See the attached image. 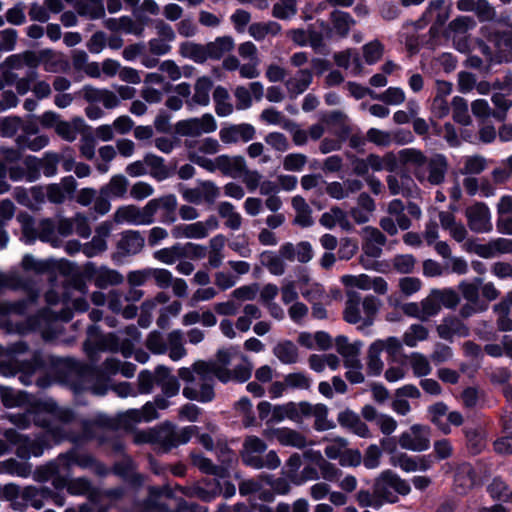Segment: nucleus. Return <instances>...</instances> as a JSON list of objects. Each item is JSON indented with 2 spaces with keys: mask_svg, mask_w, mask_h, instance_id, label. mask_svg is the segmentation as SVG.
<instances>
[{
  "mask_svg": "<svg viewBox=\"0 0 512 512\" xmlns=\"http://www.w3.org/2000/svg\"><path fill=\"white\" fill-rule=\"evenodd\" d=\"M161 210V222L172 224L176 221L177 198L174 194L163 195L149 200L144 207L134 204L120 206L113 214V221L117 225L129 224L136 226L151 225L155 221L156 213Z\"/></svg>",
  "mask_w": 512,
  "mask_h": 512,
  "instance_id": "nucleus-1",
  "label": "nucleus"
},
{
  "mask_svg": "<svg viewBox=\"0 0 512 512\" xmlns=\"http://www.w3.org/2000/svg\"><path fill=\"white\" fill-rule=\"evenodd\" d=\"M399 157L403 164L411 167L413 176L420 185L440 186L445 182L449 164L443 154L427 157L418 149L405 148L399 151Z\"/></svg>",
  "mask_w": 512,
  "mask_h": 512,
  "instance_id": "nucleus-2",
  "label": "nucleus"
},
{
  "mask_svg": "<svg viewBox=\"0 0 512 512\" xmlns=\"http://www.w3.org/2000/svg\"><path fill=\"white\" fill-rule=\"evenodd\" d=\"M178 377L184 382L183 396L192 401L210 402L215 397L214 377L216 368L204 360H197L189 367H181Z\"/></svg>",
  "mask_w": 512,
  "mask_h": 512,
  "instance_id": "nucleus-3",
  "label": "nucleus"
},
{
  "mask_svg": "<svg viewBox=\"0 0 512 512\" xmlns=\"http://www.w3.org/2000/svg\"><path fill=\"white\" fill-rule=\"evenodd\" d=\"M381 301L373 296L363 298L354 290L346 291V301L343 318L349 324H361V328L370 327L380 310Z\"/></svg>",
  "mask_w": 512,
  "mask_h": 512,
  "instance_id": "nucleus-4",
  "label": "nucleus"
},
{
  "mask_svg": "<svg viewBox=\"0 0 512 512\" xmlns=\"http://www.w3.org/2000/svg\"><path fill=\"white\" fill-rule=\"evenodd\" d=\"M267 449V445L261 438L249 435L245 437L241 450L242 461L254 469H276L281 461L275 451H269L264 457L261 456Z\"/></svg>",
  "mask_w": 512,
  "mask_h": 512,
  "instance_id": "nucleus-5",
  "label": "nucleus"
},
{
  "mask_svg": "<svg viewBox=\"0 0 512 512\" xmlns=\"http://www.w3.org/2000/svg\"><path fill=\"white\" fill-rule=\"evenodd\" d=\"M198 166L205 169L210 173L220 171L223 175L232 178L240 177L241 171L245 170V164L247 163L245 158L241 155L230 156L222 154L214 159H202L197 158Z\"/></svg>",
  "mask_w": 512,
  "mask_h": 512,
  "instance_id": "nucleus-6",
  "label": "nucleus"
},
{
  "mask_svg": "<svg viewBox=\"0 0 512 512\" xmlns=\"http://www.w3.org/2000/svg\"><path fill=\"white\" fill-rule=\"evenodd\" d=\"M195 427H185L177 430L174 425L170 423L163 424L157 429H154V445L162 452H168L172 448L180 444L187 443Z\"/></svg>",
  "mask_w": 512,
  "mask_h": 512,
  "instance_id": "nucleus-7",
  "label": "nucleus"
},
{
  "mask_svg": "<svg viewBox=\"0 0 512 512\" xmlns=\"http://www.w3.org/2000/svg\"><path fill=\"white\" fill-rule=\"evenodd\" d=\"M360 235L362 237L361 247L363 255L359 257V262L364 268L370 269L372 266L366 257L379 258L382 255L387 238L380 229L373 226H365L362 228Z\"/></svg>",
  "mask_w": 512,
  "mask_h": 512,
  "instance_id": "nucleus-8",
  "label": "nucleus"
},
{
  "mask_svg": "<svg viewBox=\"0 0 512 512\" xmlns=\"http://www.w3.org/2000/svg\"><path fill=\"white\" fill-rule=\"evenodd\" d=\"M73 418L74 415L70 410L58 408L54 403H41L33 410L35 424L51 430L56 420L67 423L72 421Z\"/></svg>",
  "mask_w": 512,
  "mask_h": 512,
  "instance_id": "nucleus-9",
  "label": "nucleus"
},
{
  "mask_svg": "<svg viewBox=\"0 0 512 512\" xmlns=\"http://www.w3.org/2000/svg\"><path fill=\"white\" fill-rule=\"evenodd\" d=\"M219 227V221L215 216H209L205 221H197L190 224H177L173 226L171 233L175 239H204L211 230Z\"/></svg>",
  "mask_w": 512,
  "mask_h": 512,
  "instance_id": "nucleus-10",
  "label": "nucleus"
},
{
  "mask_svg": "<svg viewBox=\"0 0 512 512\" xmlns=\"http://www.w3.org/2000/svg\"><path fill=\"white\" fill-rule=\"evenodd\" d=\"M176 132L185 137H198L216 131L217 122L215 118L206 113L199 118H190L179 121L175 126Z\"/></svg>",
  "mask_w": 512,
  "mask_h": 512,
  "instance_id": "nucleus-11",
  "label": "nucleus"
},
{
  "mask_svg": "<svg viewBox=\"0 0 512 512\" xmlns=\"http://www.w3.org/2000/svg\"><path fill=\"white\" fill-rule=\"evenodd\" d=\"M398 443L405 450L426 451L430 447V429L421 424H414L409 431L403 432L399 436Z\"/></svg>",
  "mask_w": 512,
  "mask_h": 512,
  "instance_id": "nucleus-12",
  "label": "nucleus"
},
{
  "mask_svg": "<svg viewBox=\"0 0 512 512\" xmlns=\"http://www.w3.org/2000/svg\"><path fill=\"white\" fill-rule=\"evenodd\" d=\"M465 217L469 229L475 233L492 231L491 213L483 202H476L465 209Z\"/></svg>",
  "mask_w": 512,
  "mask_h": 512,
  "instance_id": "nucleus-13",
  "label": "nucleus"
},
{
  "mask_svg": "<svg viewBox=\"0 0 512 512\" xmlns=\"http://www.w3.org/2000/svg\"><path fill=\"white\" fill-rule=\"evenodd\" d=\"M58 460L66 469H69L72 465H77L83 469H89L100 477L106 476L108 474V469L105 467V465L97 461L93 456L89 454L70 451L66 454L60 455Z\"/></svg>",
  "mask_w": 512,
  "mask_h": 512,
  "instance_id": "nucleus-14",
  "label": "nucleus"
},
{
  "mask_svg": "<svg viewBox=\"0 0 512 512\" xmlns=\"http://www.w3.org/2000/svg\"><path fill=\"white\" fill-rule=\"evenodd\" d=\"M341 283L347 288H358L364 291L372 289L379 295H385L388 292V283L380 276L370 277L367 274H347L341 277Z\"/></svg>",
  "mask_w": 512,
  "mask_h": 512,
  "instance_id": "nucleus-15",
  "label": "nucleus"
},
{
  "mask_svg": "<svg viewBox=\"0 0 512 512\" xmlns=\"http://www.w3.org/2000/svg\"><path fill=\"white\" fill-rule=\"evenodd\" d=\"M85 277L92 280L99 288L121 284L123 276L116 270L107 267H96L93 263H87L84 267Z\"/></svg>",
  "mask_w": 512,
  "mask_h": 512,
  "instance_id": "nucleus-16",
  "label": "nucleus"
},
{
  "mask_svg": "<svg viewBox=\"0 0 512 512\" xmlns=\"http://www.w3.org/2000/svg\"><path fill=\"white\" fill-rule=\"evenodd\" d=\"M386 184L392 196L402 195L403 197L410 198L418 194V187L414 179L404 171L398 175H387Z\"/></svg>",
  "mask_w": 512,
  "mask_h": 512,
  "instance_id": "nucleus-17",
  "label": "nucleus"
},
{
  "mask_svg": "<svg viewBox=\"0 0 512 512\" xmlns=\"http://www.w3.org/2000/svg\"><path fill=\"white\" fill-rule=\"evenodd\" d=\"M145 246V239L138 230H126L121 233L116 244L117 255L121 257L133 256L140 253Z\"/></svg>",
  "mask_w": 512,
  "mask_h": 512,
  "instance_id": "nucleus-18",
  "label": "nucleus"
},
{
  "mask_svg": "<svg viewBox=\"0 0 512 512\" xmlns=\"http://www.w3.org/2000/svg\"><path fill=\"white\" fill-rule=\"evenodd\" d=\"M256 134V130L253 125L248 123L231 124L222 127L219 131V138L224 144H235L237 142H249Z\"/></svg>",
  "mask_w": 512,
  "mask_h": 512,
  "instance_id": "nucleus-19",
  "label": "nucleus"
},
{
  "mask_svg": "<svg viewBox=\"0 0 512 512\" xmlns=\"http://www.w3.org/2000/svg\"><path fill=\"white\" fill-rule=\"evenodd\" d=\"M185 146L188 148V159L198 165L196 159H208L206 155H215L220 149L221 145L218 140L206 137L197 141H185Z\"/></svg>",
  "mask_w": 512,
  "mask_h": 512,
  "instance_id": "nucleus-20",
  "label": "nucleus"
},
{
  "mask_svg": "<svg viewBox=\"0 0 512 512\" xmlns=\"http://www.w3.org/2000/svg\"><path fill=\"white\" fill-rule=\"evenodd\" d=\"M242 363L235 366L234 369L229 368H216V378L221 382L226 383L231 380L238 382H245L251 377L253 364L248 356L242 354L240 356Z\"/></svg>",
  "mask_w": 512,
  "mask_h": 512,
  "instance_id": "nucleus-21",
  "label": "nucleus"
},
{
  "mask_svg": "<svg viewBox=\"0 0 512 512\" xmlns=\"http://www.w3.org/2000/svg\"><path fill=\"white\" fill-rule=\"evenodd\" d=\"M264 435L277 440L281 445L302 449L307 445L306 438L300 432L289 428L265 430Z\"/></svg>",
  "mask_w": 512,
  "mask_h": 512,
  "instance_id": "nucleus-22",
  "label": "nucleus"
},
{
  "mask_svg": "<svg viewBox=\"0 0 512 512\" xmlns=\"http://www.w3.org/2000/svg\"><path fill=\"white\" fill-rule=\"evenodd\" d=\"M282 255L289 262L297 260L299 263L305 264L312 260L314 252L308 241H301L297 244L286 242L282 244Z\"/></svg>",
  "mask_w": 512,
  "mask_h": 512,
  "instance_id": "nucleus-23",
  "label": "nucleus"
},
{
  "mask_svg": "<svg viewBox=\"0 0 512 512\" xmlns=\"http://www.w3.org/2000/svg\"><path fill=\"white\" fill-rule=\"evenodd\" d=\"M438 336L441 339L452 341L454 336L466 337L469 335V328L457 317H445L436 327Z\"/></svg>",
  "mask_w": 512,
  "mask_h": 512,
  "instance_id": "nucleus-24",
  "label": "nucleus"
},
{
  "mask_svg": "<svg viewBox=\"0 0 512 512\" xmlns=\"http://www.w3.org/2000/svg\"><path fill=\"white\" fill-rule=\"evenodd\" d=\"M313 80V73L310 69H300L296 74L285 81V88L291 99L297 98L304 93Z\"/></svg>",
  "mask_w": 512,
  "mask_h": 512,
  "instance_id": "nucleus-25",
  "label": "nucleus"
},
{
  "mask_svg": "<svg viewBox=\"0 0 512 512\" xmlns=\"http://www.w3.org/2000/svg\"><path fill=\"white\" fill-rule=\"evenodd\" d=\"M177 489L187 497H195L205 502L213 500L220 494L218 481L209 483V487H204L200 482H197L187 486H178Z\"/></svg>",
  "mask_w": 512,
  "mask_h": 512,
  "instance_id": "nucleus-26",
  "label": "nucleus"
},
{
  "mask_svg": "<svg viewBox=\"0 0 512 512\" xmlns=\"http://www.w3.org/2000/svg\"><path fill=\"white\" fill-rule=\"evenodd\" d=\"M155 381L161 387L166 397H174L180 391V383L178 379L171 374L170 368L159 365L155 369Z\"/></svg>",
  "mask_w": 512,
  "mask_h": 512,
  "instance_id": "nucleus-27",
  "label": "nucleus"
},
{
  "mask_svg": "<svg viewBox=\"0 0 512 512\" xmlns=\"http://www.w3.org/2000/svg\"><path fill=\"white\" fill-rule=\"evenodd\" d=\"M205 47L208 60H220L234 49L235 40L229 35L219 36L205 43Z\"/></svg>",
  "mask_w": 512,
  "mask_h": 512,
  "instance_id": "nucleus-28",
  "label": "nucleus"
},
{
  "mask_svg": "<svg viewBox=\"0 0 512 512\" xmlns=\"http://www.w3.org/2000/svg\"><path fill=\"white\" fill-rule=\"evenodd\" d=\"M476 474L470 463L463 462L456 468L454 477L455 490L459 494H466L475 484Z\"/></svg>",
  "mask_w": 512,
  "mask_h": 512,
  "instance_id": "nucleus-29",
  "label": "nucleus"
},
{
  "mask_svg": "<svg viewBox=\"0 0 512 512\" xmlns=\"http://www.w3.org/2000/svg\"><path fill=\"white\" fill-rule=\"evenodd\" d=\"M80 382L75 384L74 389L76 391L80 390H90L95 395H103L106 392V387L104 385H95L93 381L98 376V371L94 368L87 365H80L78 367Z\"/></svg>",
  "mask_w": 512,
  "mask_h": 512,
  "instance_id": "nucleus-30",
  "label": "nucleus"
},
{
  "mask_svg": "<svg viewBox=\"0 0 512 512\" xmlns=\"http://www.w3.org/2000/svg\"><path fill=\"white\" fill-rule=\"evenodd\" d=\"M319 223L327 229H333L336 225H339L345 231L352 229L347 213L338 206H333L329 211L323 213Z\"/></svg>",
  "mask_w": 512,
  "mask_h": 512,
  "instance_id": "nucleus-31",
  "label": "nucleus"
},
{
  "mask_svg": "<svg viewBox=\"0 0 512 512\" xmlns=\"http://www.w3.org/2000/svg\"><path fill=\"white\" fill-rule=\"evenodd\" d=\"M511 308L512 290L507 292L502 299L493 306L494 312L498 315L496 323L500 331H512V318H510Z\"/></svg>",
  "mask_w": 512,
  "mask_h": 512,
  "instance_id": "nucleus-32",
  "label": "nucleus"
},
{
  "mask_svg": "<svg viewBox=\"0 0 512 512\" xmlns=\"http://www.w3.org/2000/svg\"><path fill=\"white\" fill-rule=\"evenodd\" d=\"M166 353L172 361H179L187 355L183 332L172 330L166 335Z\"/></svg>",
  "mask_w": 512,
  "mask_h": 512,
  "instance_id": "nucleus-33",
  "label": "nucleus"
},
{
  "mask_svg": "<svg viewBox=\"0 0 512 512\" xmlns=\"http://www.w3.org/2000/svg\"><path fill=\"white\" fill-rule=\"evenodd\" d=\"M338 422L341 426L350 429L353 433L360 437H370V430L368 426L360 419L356 413L350 410L341 412L338 415Z\"/></svg>",
  "mask_w": 512,
  "mask_h": 512,
  "instance_id": "nucleus-34",
  "label": "nucleus"
},
{
  "mask_svg": "<svg viewBox=\"0 0 512 512\" xmlns=\"http://www.w3.org/2000/svg\"><path fill=\"white\" fill-rule=\"evenodd\" d=\"M261 264L267 268V270L275 276H281L286 271V258L282 255V245L280 246L278 253L272 251H264L260 255Z\"/></svg>",
  "mask_w": 512,
  "mask_h": 512,
  "instance_id": "nucleus-35",
  "label": "nucleus"
},
{
  "mask_svg": "<svg viewBox=\"0 0 512 512\" xmlns=\"http://www.w3.org/2000/svg\"><path fill=\"white\" fill-rule=\"evenodd\" d=\"M383 485H387V487L400 495H407L411 491L409 483L391 470L383 471L378 476V486H380V491H383Z\"/></svg>",
  "mask_w": 512,
  "mask_h": 512,
  "instance_id": "nucleus-36",
  "label": "nucleus"
},
{
  "mask_svg": "<svg viewBox=\"0 0 512 512\" xmlns=\"http://www.w3.org/2000/svg\"><path fill=\"white\" fill-rule=\"evenodd\" d=\"M291 205L295 210V218L294 223L301 227H310L314 221L312 217V209L304 199V197L300 195H296L291 199Z\"/></svg>",
  "mask_w": 512,
  "mask_h": 512,
  "instance_id": "nucleus-37",
  "label": "nucleus"
},
{
  "mask_svg": "<svg viewBox=\"0 0 512 512\" xmlns=\"http://www.w3.org/2000/svg\"><path fill=\"white\" fill-rule=\"evenodd\" d=\"M213 86V81L208 76L199 77L194 85V94L191 100L187 101L189 105L196 104L200 106H207L210 101V91Z\"/></svg>",
  "mask_w": 512,
  "mask_h": 512,
  "instance_id": "nucleus-38",
  "label": "nucleus"
},
{
  "mask_svg": "<svg viewBox=\"0 0 512 512\" xmlns=\"http://www.w3.org/2000/svg\"><path fill=\"white\" fill-rule=\"evenodd\" d=\"M362 346L361 341L350 342L344 335L337 336L335 339L336 350L344 358V362L359 359Z\"/></svg>",
  "mask_w": 512,
  "mask_h": 512,
  "instance_id": "nucleus-39",
  "label": "nucleus"
},
{
  "mask_svg": "<svg viewBox=\"0 0 512 512\" xmlns=\"http://www.w3.org/2000/svg\"><path fill=\"white\" fill-rule=\"evenodd\" d=\"M273 355L283 364H295L299 360L297 346L290 340H282L273 347Z\"/></svg>",
  "mask_w": 512,
  "mask_h": 512,
  "instance_id": "nucleus-40",
  "label": "nucleus"
},
{
  "mask_svg": "<svg viewBox=\"0 0 512 512\" xmlns=\"http://www.w3.org/2000/svg\"><path fill=\"white\" fill-rule=\"evenodd\" d=\"M179 54L197 64L205 63L207 59L205 44L185 41L179 45Z\"/></svg>",
  "mask_w": 512,
  "mask_h": 512,
  "instance_id": "nucleus-41",
  "label": "nucleus"
},
{
  "mask_svg": "<svg viewBox=\"0 0 512 512\" xmlns=\"http://www.w3.org/2000/svg\"><path fill=\"white\" fill-rule=\"evenodd\" d=\"M463 432L466 438V447L471 454H480L486 448V434L481 428H465Z\"/></svg>",
  "mask_w": 512,
  "mask_h": 512,
  "instance_id": "nucleus-42",
  "label": "nucleus"
},
{
  "mask_svg": "<svg viewBox=\"0 0 512 512\" xmlns=\"http://www.w3.org/2000/svg\"><path fill=\"white\" fill-rule=\"evenodd\" d=\"M77 13L91 20L105 16L103 0H80L76 4Z\"/></svg>",
  "mask_w": 512,
  "mask_h": 512,
  "instance_id": "nucleus-43",
  "label": "nucleus"
},
{
  "mask_svg": "<svg viewBox=\"0 0 512 512\" xmlns=\"http://www.w3.org/2000/svg\"><path fill=\"white\" fill-rule=\"evenodd\" d=\"M282 30V27L279 23L275 21L268 22H257L253 23L249 26L248 32L249 35L254 38L256 41H262L267 36H276Z\"/></svg>",
  "mask_w": 512,
  "mask_h": 512,
  "instance_id": "nucleus-44",
  "label": "nucleus"
},
{
  "mask_svg": "<svg viewBox=\"0 0 512 512\" xmlns=\"http://www.w3.org/2000/svg\"><path fill=\"white\" fill-rule=\"evenodd\" d=\"M217 212L225 220V226L231 230H238L242 225V216L235 210L232 203L228 201L220 202L217 206Z\"/></svg>",
  "mask_w": 512,
  "mask_h": 512,
  "instance_id": "nucleus-45",
  "label": "nucleus"
},
{
  "mask_svg": "<svg viewBox=\"0 0 512 512\" xmlns=\"http://www.w3.org/2000/svg\"><path fill=\"white\" fill-rule=\"evenodd\" d=\"M330 20L334 31L340 37H346L356 23L349 13L340 10L333 11L330 14Z\"/></svg>",
  "mask_w": 512,
  "mask_h": 512,
  "instance_id": "nucleus-46",
  "label": "nucleus"
},
{
  "mask_svg": "<svg viewBox=\"0 0 512 512\" xmlns=\"http://www.w3.org/2000/svg\"><path fill=\"white\" fill-rule=\"evenodd\" d=\"M429 419L444 435L451 433V427L442 420L448 414V406L444 402H437L428 407Z\"/></svg>",
  "mask_w": 512,
  "mask_h": 512,
  "instance_id": "nucleus-47",
  "label": "nucleus"
},
{
  "mask_svg": "<svg viewBox=\"0 0 512 512\" xmlns=\"http://www.w3.org/2000/svg\"><path fill=\"white\" fill-rule=\"evenodd\" d=\"M129 181L121 174L114 175L110 181L101 188L100 193L105 196L122 198L126 195Z\"/></svg>",
  "mask_w": 512,
  "mask_h": 512,
  "instance_id": "nucleus-48",
  "label": "nucleus"
},
{
  "mask_svg": "<svg viewBox=\"0 0 512 512\" xmlns=\"http://www.w3.org/2000/svg\"><path fill=\"white\" fill-rule=\"evenodd\" d=\"M383 351L376 345L371 343L367 349L366 369L370 376H379L384 369V362L381 359Z\"/></svg>",
  "mask_w": 512,
  "mask_h": 512,
  "instance_id": "nucleus-49",
  "label": "nucleus"
},
{
  "mask_svg": "<svg viewBox=\"0 0 512 512\" xmlns=\"http://www.w3.org/2000/svg\"><path fill=\"white\" fill-rule=\"evenodd\" d=\"M215 102V112L220 117H226L232 114L234 107L230 102V95L225 87L217 86L213 92Z\"/></svg>",
  "mask_w": 512,
  "mask_h": 512,
  "instance_id": "nucleus-50",
  "label": "nucleus"
},
{
  "mask_svg": "<svg viewBox=\"0 0 512 512\" xmlns=\"http://www.w3.org/2000/svg\"><path fill=\"white\" fill-rule=\"evenodd\" d=\"M429 337V330L420 323L412 324L403 334V343L407 347L414 348L420 342H424Z\"/></svg>",
  "mask_w": 512,
  "mask_h": 512,
  "instance_id": "nucleus-51",
  "label": "nucleus"
},
{
  "mask_svg": "<svg viewBox=\"0 0 512 512\" xmlns=\"http://www.w3.org/2000/svg\"><path fill=\"white\" fill-rule=\"evenodd\" d=\"M192 464L201 472L218 477H225V467H218L213 462L200 453L192 452L190 454Z\"/></svg>",
  "mask_w": 512,
  "mask_h": 512,
  "instance_id": "nucleus-52",
  "label": "nucleus"
},
{
  "mask_svg": "<svg viewBox=\"0 0 512 512\" xmlns=\"http://www.w3.org/2000/svg\"><path fill=\"white\" fill-rule=\"evenodd\" d=\"M146 167H148L151 177L158 181H162L169 176V170L164 163V159L152 153L145 155Z\"/></svg>",
  "mask_w": 512,
  "mask_h": 512,
  "instance_id": "nucleus-53",
  "label": "nucleus"
},
{
  "mask_svg": "<svg viewBox=\"0 0 512 512\" xmlns=\"http://www.w3.org/2000/svg\"><path fill=\"white\" fill-rule=\"evenodd\" d=\"M67 491L71 495H88L89 499L94 501L97 496V491L92 487L91 482L84 477H79L70 480L67 483Z\"/></svg>",
  "mask_w": 512,
  "mask_h": 512,
  "instance_id": "nucleus-54",
  "label": "nucleus"
},
{
  "mask_svg": "<svg viewBox=\"0 0 512 512\" xmlns=\"http://www.w3.org/2000/svg\"><path fill=\"white\" fill-rule=\"evenodd\" d=\"M408 362L416 377H425L432 371L429 359L422 353L412 352L408 357Z\"/></svg>",
  "mask_w": 512,
  "mask_h": 512,
  "instance_id": "nucleus-55",
  "label": "nucleus"
},
{
  "mask_svg": "<svg viewBox=\"0 0 512 512\" xmlns=\"http://www.w3.org/2000/svg\"><path fill=\"white\" fill-rule=\"evenodd\" d=\"M19 443L16 450L18 457L27 459L30 456H40L43 453V445L37 440H31L19 436Z\"/></svg>",
  "mask_w": 512,
  "mask_h": 512,
  "instance_id": "nucleus-56",
  "label": "nucleus"
},
{
  "mask_svg": "<svg viewBox=\"0 0 512 512\" xmlns=\"http://www.w3.org/2000/svg\"><path fill=\"white\" fill-rule=\"evenodd\" d=\"M451 107L452 116L455 122L464 126H468L472 123V119L468 112L467 101L463 97L455 96L452 99Z\"/></svg>",
  "mask_w": 512,
  "mask_h": 512,
  "instance_id": "nucleus-57",
  "label": "nucleus"
},
{
  "mask_svg": "<svg viewBox=\"0 0 512 512\" xmlns=\"http://www.w3.org/2000/svg\"><path fill=\"white\" fill-rule=\"evenodd\" d=\"M405 205L400 199L392 200L387 207V212L391 217H394L397 225L401 230H407L411 227V220L404 213Z\"/></svg>",
  "mask_w": 512,
  "mask_h": 512,
  "instance_id": "nucleus-58",
  "label": "nucleus"
},
{
  "mask_svg": "<svg viewBox=\"0 0 512 512\" xmlns=\"http://www.w3.org/2000/svg\"><path fill=\"white\" fill-rule=\"evenodd\" d=\"M83 120L79 117L74 118L71 122L60 121L56 126L55 132L64 140L73 142L77 138L78 130Z\"/></svg>",
  "mask_w": 512,
  "mask_h": 512,
  "instance_id": "nucleus-59",
  "label": "nucleus"
},
{
  "mask_svg": "<svg viewBox=\"0 0 512 512\" xmlns=\"http://www.w3.org/2000/svg\"><path fill=\"white\" fill-rule=\"evenodd\" d=\"M171 496L172 494L167 488L150 487L147 506L150 509L167 511L168 505L162 501V498H171Z\"/></svg>",
  "mask_w": 512,
  "mask_h": 512,
  "instance_id": "nucleus-60",
  "label": "nucleus"
},
{
  "mask_svg": "<svg viewBox=\"0 0 512 512\" xmlns=\"http://www.w3.org/2000/svg\"><path fill=\"white\" fill-rule=\"evenodd\" d=\"M297 13V0H278L272 7V16L286 20Z\"/></svg>",
  "mask_w": 512,
  "mask_h": 512,
  "instance_id": "nucleus-61",
  "label": "nucleus"
},
{
  "mask_svg": "<svg viewBox=\"0 0 512 512\" xmlns=\"http://www.w3.org/2000/svg\"><path fill=\"white\" fill-rule=\"evenodd\" d=\"M37 238L43 242H49L58 246L59 239L55 232V224L50 219H43L37 226Z\"/></svg>",
  "mask_w": 512,
  "mask_h": 512,
  "instance_id": "nucleus-62",
  "label": "nucleus"
},
{
  "mask_svg": "<svg viewBox=\"0 0 512 512\" xmlns=\"http://www.w3.org/2000/svg\"><path fill=\"white\" fill-rule=\"evenodd\" d=\"M450 11H451V6L450 5L445 6L444 0H434V1L430 2L425 15L427 17H432L433 14L436 13V15H435L436 23L438 25H443L448 20V18L450 16Z\"/></svg>",
  "mask_w": 512,
  "mask_h": 512,
  "instance_id": "nucleus-63",
  "label": "nucleus"
},
{
  "mask_svg": "<svg viewBox=\"0 0 512 512\" xmlns=\"http://www.w3.org/2000/svg\"><path fill=\"white\" fill-rule=\"evenodd\" d=\"M491 101L495 106V110H493V118L500 122L505 121L507 113L512 107V100L506 98L501 93H495L493 94Z\"/></svg>",
  "mask_w": 512,
  "mask_h": 512,
  "instance_id": "nucleus-64",
  "label": "nucleus"
}]
</instances>
